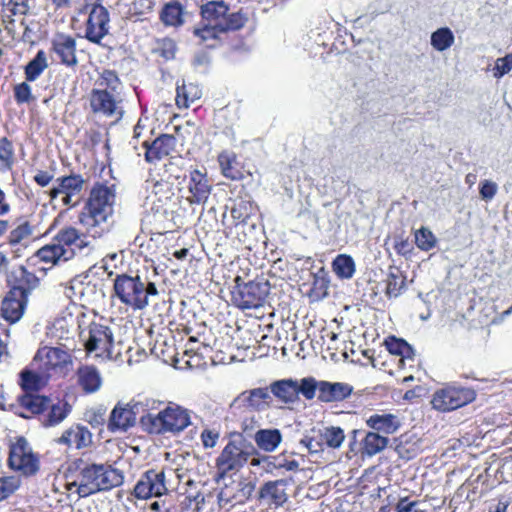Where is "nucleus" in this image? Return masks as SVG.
Segmentation results:
<instances>
[{
  "label": "nucleus",
  "instance_id": "4468645a",
  "mask_svg": "<svg viewBox=\"0 0 512 512\" xmlns=\"http://www.w3.org/2000/svg\"><path fill=\"white\" fill-rule=\"evenodd\" d=\"M37 224L31 216L21 215L10 226L7 244L13 249L14 257H21L30 240L37 238Z\"/></svg>",
  "mask_w": 512,
  "mask_h": 512
},
{
  "label": "nucleus",
  "instance_id": "20e7f679",
  "mask_svg": "<svg viewBox=\"0 0 512 512\" xmlns=\"http://www.w3.org/2000/svg\"><path fill=\"white\" fill-rule=\"evenodd\" d=\"M159 291L152 281H145L136 273L116 274L113 279V297L133 311L144 310L150 303V296H157Z\"/></svg>",
  "mask_w": 512,
  "mask_h": 512
},
{
  "label": "nucleus",
  "instance_id": "49530a36",
  "mask_svg": "<svg viewBox=\"0 0 512 512\" xmlns=\"http://www.w3.org/2000/svg\"><path fill=\"white\" fill-rule=\"evenodd\" d=\"M255 412H243L241 414L235 413L230 409V416L232 421L238 422L240 429L243 433L251 435L253 431L259 426L258 420L254 414Z\"/></svg>",
  "mask_w": 512,
  "mask_h": 512
},
{
  "label": "nucleus",
  "instance_id": "4c0bfd02",
  "mask_svg": "<svg viewBox=\"0 0 512 512\" xmlns=\"http://www.w3.org/2000/svg\"><path fill=\"white\" fill-rule=\"evenodd\" d=\"M385 345L387 347V350L391 354L400 356V366L404 365L405 360H413L414 351L412 347L403 339H398L396 337L391 336L385 340Z\"/></svg>",
  "mask_w": 512,
  "mask_h": 512
},
{
  "label": "nucleus",
  "instance_id": "b1692460",
  "mask_svg": "<svg viewBox=\"0 0 512 512\" xmlns=\"http://www.w3.org/2000/svg\"><path fill=\"white\" fill-rule=\"evenodd\" d=\"M17 402L19 408L23 411L19 412L18 415L22 418L29 419L34 415L42 414L50 404V399L47 396L38 394L23 393L18 396Z\"/></svg>",
  "mask_w": 512,
  "mask_h": 512
},
{
  "label": "nucleus",
  "instance_id": "1a4fd4ad",
  "mask_svg": "<svg viewBox=\"0 0 512 512\" xmlns=\"http://www.w3.org/2000/svg\"><path fill=\"white\" fill-rule=\"evenodd\" d=\"M231 290V304L240 309H256L261 307L269 294V283L264 280L244 282L241 276H236Z\"/></svg>",
  "mask_w": 512,
  "mask_h": 512
},
{
  "label": "nucleus",
  "instance_id": "13d9d810",
  "mask_svg": "<svg viewBox=\"0 0 512 512\" xmlns=\"http://www.w3.org/2000/svg\"><path fill=\"white\" fill-rule=\"evenodd\" d=\"M404 285V280L397 274L390 272L386 280V294L389 297H397Z\"/></svg>",
  "mask_w": 512,
  "mask_h": 512
},
{
  "label": "nucleus",
  "instance_id": "f3484780",
  "mask_svg": "<svg viewBox=\"0 0 512 512\" xmlns=\"http://www.w3.org/2000/svg\"><path fill=\"white\" fill-rule=\"evenodd\" d=\"M306 46L314 57H323L333 52L342 54L348 50L345 42L336 38L334 31L329 28L321 31L320 29L312 30Z\"/></svg>",
  "mask_w": 512,
  "mask_h": 512
},
{
  "label": "nucleus",
  "instance_id": "052dcab7",
  "mask_svg": "<svg viewBox=\"0 0 512 512\" xmlns=\"http://www.w3.org/2000/svg\"><path fill=\"white\" fill-rule=\"evenodd\" d=\"M220 438V432L216 429L205 428L200 434V440L205 449L214 448Z\"/></svg>",
  "mask_w": 512,
  "mask_h": 512
},
{
  "label": "nucleus",
  "instance_id": "e2e57ef3",
  "mask_svg": "<svg viewBox=\"0 0 512 512\" xmlns=\"http://www.w3.org/2000/svg\"><path fill=\"white\" fill-rule=\"evenodd\" d=\"M4 5L12 15H26L29 11L27 0H7Z\"/></svg>",
  "mask_w": 512,
  "mask_h": 512
},
{
  "label": "nucleus",
  "instance_id": "473e14b6",
  "mask_svg": "<svg viewBox=\"0 0 512 512\" xmlns=\"http://www.w3.org/2000/svg\"><path fill=\"white\" fill-rule=\"evenodd\" d=\"M329 276L324 267L312 273V283L307 295L311 301H320L328 295Z\"/></svg>",
  "mask_w": 512,
  "mask_h": 512
},
{
  "label": "nucleus",
  "instance_id": "f8f14e48",
  "mask_svg": "<svg viewBox=\"0 0 512 512\" xmlns=\"http://www.w3.org/2000/svg\"><path fill=\"white\" fill-rule=\"evenodd\" d=\"M476 398L472 388L446 385L434 392L431 400L432 407L441 412H449L461 408Z\"/></svg>",
  "mask_w": 512,
  "mask_h": 512
},
{
  "label": "nucleus",
  "instance_id": "72a5a7b5",
  "mask_svg": "<svg viewBox=\"0 0 512 512\" xmlns=\"http://www.w3.org/2000/svg\"><path fill=\"white\" fill-rule=\"evenodd\" d=\"M53 240L63 248L71 247L72 245L84 248L88 245L83 235L72 226H66L60 229Z\"/></svg>",
  "mask_w": 512,
  "mask_h": 512
},
{
  "label": "nucleus",
  "instance_id": "c756f323",
  "mask_svg": "<svg viewBox=\"0 0 512 512\" xmlns=\"http://www.w3.org/2000/svg\"><path fill=\"white\" fill-rule=\"evenodd\" d=\"M270 394H273L281 403L290 404L298 400L296 380L282 379L271 383Z\"/></svg>",
  "mask_w": 512,
  "mask_h": 512
},
{
  "label": "nucleus",
  "instance_id": "603ef678",
  "mask_svg": "<svg viewBox=\"0 0 512 512\" xmlns=\"http://www.w3.org/2000/svg\"><path fill=\"white\" fill-rule=\"evenodd\" d=\"M415 244L422 251H429L437 244V238L427 227H421L414 233Z\"/></svg>",
  "mask_w": 512,
  "mask_h": 512
},
{
  "label": "nucleus",
  "instance_id": "3c124183",
  "mask_svg": "<svg viewBox=\"0 0 512 512\" xmlns=\"http://www.w3.org/2000/svg\"><path fill=\"white\" fill-rule=\"evenodd\" d=\"M235 226L245 223L252 214V205L249 201H235L230 210Z\"/></svg>",
  "mask_w": 512,
  "mask_h": 512
},
{
  "label": "nucleus",
  "instance_id": "4be33fe9",
  "mask_svg": "<svg viewBox=\"0 0 512 512\" xmlns=\"http://www.w3.org/2000/svg\"><path fill=\"white\" fill-rule=\"evenodd\" d=\"M51 51L61 64L73 67L77 64L76 39L69 34L57 33L51 41Z\"/></svg>",
  "mask_w": 512,
  "mask_h": 512
},
{
  "label": "nucleus",
  "instance_id": "6e6552de",
  "mask_svg": "<svg viewBox=\"0 0 512 512\" xmlns=\"http://www.w3.org/2000/svg\"><path fill=\"white\" fill-rule=\"evenodd\" d=\"M32 365L45 380L65 378L72 372L73 356L61 347L44 346L36 351Z\"/></svg>",
  "mask_w": 512,
  "mask_h": 512
},
{
  "label": "nucleus",
  "instance_id": "f257e3e1",
  "mask_svg": "<svg viewBox=\"0 0 512 512\" xmlns=\"http://www.w3.org/2000/svg\"><path fill=\"white\" fill-rule=\"evenodd\" d=\"M66 488L81 498L110 491L123 483L120 470L107 464H97L82 457L67 463L64 473Z\"/></svg>",
  "mask_w": 512,
  "mask_h": 512
},
{
  "label": "nucleus",
  "instance_id": "ea45409f",
  "mask_svg": "<svg viewBox=\"0 0 512 512\" xmlns=\"http://www.w3.org/2000/svg\"><path fill=\"white\" fill-rule=\"evenodd\" d=\"M154 6V0H132L126 5L125 14L129 19L143 20L152 13Z\"/></svg>",
  "mask_w": 512,
  "mask_h": 512
},
{
  "label": "nucleus",
  "instance_id": "f704fd0d",
  "mask_svg": "<svg viewBox=\"0 0 512 512\" xmlns=\"http://www.w3.org/2000/svg\"><path fill=\"white\" fill-rule=\"evenodd\" d=\"M47 55L44 50H39L35 57L24 66L25 80L34 82L48 68Z\"/></svg>",
  "mask_w": 512,
  "mask_h": 512
},
{
  "label": "nucleus",
  "instance_id": "393cba45",
  "mask_svg": "<svg viewBox=\"0 0 512 512\" xmlns=\"http://www.w3.org/2000/svg\"><path fill=\"white\" fill-rule=\"evenodd\" d=\"M91 442V432L86 426L81 424H75L66 429L58 440V443L76 449L85 448L89 446Z\"/></svg>",
  "mask_w": 512,
  "mask_h": 512
},
{
  "label": "nucleus",
  "instance_id": "7ed1b4c3",
  "mask_svg": "<svg viewBox=\"0 0 512 512\" xmlns=\"http://www.w3.org/2000/svg\"><path fill=\"white\" fill-rule=\"evenodd\" d=\"M37 284L38 278L24 266L13 271L10 288L0 306V316L7 323L15 324L22 318L28 304V297Z\"/></svg>",
  "mask_w": 512,
  "mask_h": 512
},
{
  "label": "nucleus",
  "instance_id": "412c9836",
  "mask_svg": "<svg viewBox=\"0 0 512 512\" xmlns=\"http://www.w3.org/2000/svg\"><path fill=\"white\" fill-rule=\"evenodd\" d=\"M177 139L171 134H160L153 141H144L142 147L145 149L144 158L147 163L155 164L168 157L175 149Z\"/></svg>",
  "mask_w": 512,
  "mask_h": 512
},
{
  "label": "nucleus",
  "instance_id": "c03bdc74",
  "mask_svg": "<svg viewBox=\"0 0 512 512\" xmlns=\"http://www.w3.org/2000/svg\"><path fill=\"white\" fill-rule=\"evenodd\" d=\"M228 32V30H220L216 25L206 23L204 27L195 30V35L206 47H214L219 42L220 35Z\"/></svg>",
  "mask_w": 512,
  "mask_h": 512
},
{
  "label": "nucleus",
  "instance_id": "58836bf2",
  "mask_svg": "<svg viewBox=\"0 0 512 512\" xmlns=\"http://www.w3.org/2000/svg\"><path fill=\"white\" fill-rule=\"evenodd\" d=\"M96 84L98 85V90H106L107 92L120 95L119 90L122 82L115 70L103 69V71L99 73Z\"/></svg>",
  "mask_w": 512,
  "mask_h": 512
},
{
  "label": "nucleus",
  "instance_id": "c85d7f7f",
  "mask_svg": "<svg viewBox=\"0 0 512 512\" xmlns=\"http://www.w3.org/2000/svg\"><path fill=\"white\" fill-rule=\"evenodd\" d=\"M135 421L136 417L132 409L115 406L109 417L108 429L111 432L126 431L135 424Z\"/></svg>",
  "mask_w": 512,
  "mask_h": 512
},
{
  "label": "nucleus",
  "instance_id": "5fc2aeb1",
  "mask_svg": "<svg viewBox=\"0 0 512 512\" xmlns=\"http://www.w3.org/2000/svg\"><path fill=\"white\" fill-rule=\"evenodd\" d=\"M297 395L301 393L305 399L312 400L316 395V390L319 391V381L313 377H306L301 379L300 384L296 381Z\"/></svg>",
  "mask_w": 512,
  "mask_h": 512
},
{
  "label": "nucleus",
  "instance_id": "4d7b16f0",
  "mask_svg": "<svg viewBox=\"0 0 512 512\" xmlns=\"http://www.w3.org/2000/svg\"><path fill=\"white\" fill-rule=\"evenodd\" d=\"M29 81H24L16 84L13 88L14 99L17 104L30 103L34 100L32 95L31 86L28 84Z\"/></svg>",
  "mask_w": 512,
  "mask_h": 512
},
{
  "label": "nucleus",
  "instance_id": "338daca9",
  "mask_svg": "<svg viewBox=\"0 0 512 512\" xmlns=\"http://www.w3.org/2000/svg\"><path fill=\"white\" fill-rule=\"evenodd\" d=\"M159 51L160 55L165 59H172L175 56L176 45L171 39H163Z\"/></svg>",
  "mask_w": 512,
  "mask_h": 512
},
{
  "label": "nucleus",
  "instance_id": "864d4df0",
  "mask_svg": "<svg viewBox=\"0 0 512 512\" xmlns=\"http://www.w3.org/2000/svg\"><path fill=\"white\" fill-rule=\"evenodd\" d=\"M344 438V432L339 427H328L321 433V441L331 448H338Z\"/></svg>",
  "mask_w": 512,
  "mask_h": 512
},
{
  "label": "nucleus",
  "instance_id": "c9c22d12",
  "mask_svg": "<svg viewBox=\"0 0 512 512\" xmlns=\"http://www.w3.org/2000/svg\"><path fill=\"white\" fill-rule=\"evenodd\" d=\"M254 439L260 449L272 452L280 444L282 436L277 429H261L255 433Z\"/></svg>",
  "mask_w": 512,
  "mask_h": 512
},
{
  "label": "nucleus",
  "instance_id": "a19ab883",
  "mask_svg": "<svg viewBox=\"0 0 512 512\" xmlns=\"http://www.w3.org/2000/svg\"><path fill=\"white\" fill-rule=\"evenodd\" d=\"M43 380L45 377L39 371L34 372L25 368L20 373L19 384L24 393H31L41 389Z\"/></svg>",
  "mask_w": 512,
  "mask_h": 512
},
{
  "label": "nucleus",
  "instance_id": "dca6fc26",
  "mask_svg": "<svg viewBox=\"0 0 512 512\" xmlns=\"http://www.w3.org/2000/svg\"><path fill=\"white\" fill-rule=\"evenodd\" d=\"M168 493L164 470L149 469L136 482L131 495L139 500L161 497Z\"/></svg>",
  "mask_w": 512,
  "mask_h": 512
},
{
  "label": "nucleus",
  "instance_id": "69168bd1",
  "mask_svg": "<svg viewBox=\"0 0 512 512\" xmlns=\"http://www.w3.org/2000/svg\"><path fill=\"white\" fill-rule=\"evenodd\" d=\"M82 282L72 280L70 281L69 285L65 286L64 293L67 298H69L71 301H75L77 299H80L82 296Z\"/></svg>",
  "mask_w": 512,
  "mask_h": 512
},
{
  "label": "nucleus",
  "instance_id": "37998d69",
  "mask_svg": "<svg viewBox=\"0 0 512 512\" xmlns=\"http://www.w3.org/2000/svg\"><path fill=\"white\" fill-rule=\"evenodd\" d=\"M56 183L60 185L63 193L79 194L84 188L85 179L81 174L71 173L58 177Z\"/></svg>",
  "mask_w": 512,
  "mask_h": 512
},
{
  "label": "nucleus",
  "instance_id": "39448f33",
  "mask_svg": "<svg viewBox=\"0 0 512 512\" xmlns=\"http://www.w3.org/2000/svg\"><path fill=\"white\" fill-rule=\"evenodd\" d=\"M142 427L152 434H179L191 424L190 411L170 402L157 414L147 413L140 418Z\"/></svg>",
  "mask_w": 512,
  "mask_h": 512
},
{
  "label": "nucleus",
  "instance_id": "a211bd4d",
  "mask_svg": "<svg viewBox=\"0 0 512 512\" xmlns=\"http://www.w3.org/2000/svg\"><path fill=\"white\" fill-rule=\"evenodd\" d=\"M120 95L107 92L106 90L92 89L89 95V105L93 114L102 115L108 118H121L123 110Z\"/></svg>",
  "mask_w": 512,
  "mask_h": 512
},
{
  "label": "nucleus",
  "instance_id": "cd10ccee",
  "mask_svg": "<svg viewBox=\"0 0 512 512\" xmlns=\"http://www.w3.org/2000/svg\"><path fill=\"white\" fill-rule=\"evenodd\" d=\"M77 383L84 393L96 392L102 383L100 374L94 366L83 365L77 369Z\"/></svg>",
  "mask_w": 512,
  "mask_h": 512
},
{
  "label": "nucleus",
  "instance_id": "de8ad7c7",
  "mask_svg": "<svg viewBox=\"0 0 512 512\" xmlns=\"http://www.w3.org/2000/svg\"><path fill=\"white\" fill-rule=\"evenodd\" d=\"M388 444V438L380 436L377 433L370 432L366 435L363 442V452L369 456L382 451Z\"/></svg>",
  "mask_w": 512,
  "mask_h": 512
},
{
  "label": "nucleus",
  "instance_id": "a18cd8bd",
  "mask_svg": "<svg viewBox=\"0 0 512 512\" xmlns=\"http://www.w3.org/2000/svg\"><path fill=\"white\" fill-rule=\"evenodd\" d=\"M70 410L71 408L67 402L53 404L44 419V425L50 427L61 423L68 416Z\"/></svg>",
  "mask_w": 512,
  "mask_h": 512
},
{
  "label": "nucleus",
  "instance_id": "0eeeda50",
  "mask_svg": "<svg viewBox=\"0 0 512 512\" xmlns=\"http://www.w3.org/2000/svg\"><path fill=\"white\" fill-rule=\"evenodd\" d=\"M202 19L220 30L231 32L239 31L246 27L251 19L247 9L240 8L238 11L229 12V6L223 0L207 1L200 7Z\"/></svg>",
  "mask_w": 512,
  "mask_h": 512
},
{
  "label": "nucleus",
  "instance_id": "bf43d9fd",
  "mask_svg": "<svg viewBox=\"0 0 512 512\" xmlns=\"http://www.w3.org/2000/svg\"><path fill=\"white\" fill-rule=\"evenodd\" d=\"M498 191V185L491 180H483L479 185V194L485 202L491 201Z\"/></svg>",
  "mask_w": 512,
  "mask_h": 512
},
{
  "label": "nucleus",
  "instance_id": "6ab92c4d",
  "mask_svg": "<svg viewBox=\"0 0 512 512\" xmlns=\"http://www.w3.org/2000/svg\"><path fill=\"white\" fill-rule=\"evenodd\" d=\"M187 189L189 196L186 200L189 204H205L212 192V185L205 171L193 169L187 176Z\"/></svg>",
  "mask_w": 512,
  "mask_h": 512
},
{
  "label": "nucleus",
  "instance_id": "79ce46f5",
  "mask_svg": "<svg viewBox=\"0 0 512 512\" xmlns=\"http://www.w3.org/2000/svg\"><path fill=\"white\" fill-rule=\"evenodd\" d=\"M455 41L452 30L448 27H441L431 34V46L439 52L449 49Z\"/></svg>",
  "mask_w": 512,
  "mask_h": 512
},
{
  "label": "nucleus",
  "instance_id": "9d476101",
  "mask_svg": "<svg viewBox=\"0 0 512 512\" xmlns=\"http://www.w3.org/2000/svg\"><path fill=\"white\" fill-rule=\"evenodd\" d=\"M7 466L23 477H33L40 470V457L24 436H18L9 444Z\"/></svg>",
  "mask_w": 512,
  "mask_h": 512
},
{
  "label": "nucleus",
  "instance_id": "e433bc0d",
  "mask_svg": "<svg viewBox=\"0 0 512 512\" xmlns=\"http://www.w3.org/2000/svg\"><path fill=\"white\" fill-rule=\"evenodd\" d=\"M367 424L371 428L383 431L387 434L394 433L400 427L398 418L392 414L372 415L367 420Z\"/></svg>",
  "mask_w": 512,
  "mask_h": 512
},
{
  "label": "nucleus",
  "instance_id": "0e129e2a",
  "mask_svg": "<svg viewBox=\"0 0 512 512\" xmlns=\"http://www.w3.org/2000/svg\"><path fill=\"white\" fill-rule=\"evenodd\" d=\"M420 501H410L408 497L401 498L396 505V512H424Z\"/></svg>",
  "mask_w": 512,
  "mask_h": 512
},
{
  "label": "nucleus",
  "instance_id": "423d86ee",
  "mask_svg": "<svg viewBox=\"0 0 512 512\" xmlns=\"http://www.w3.org/2000/svg\"><path fill=\"white\" fill-rule=\"evenodd\" d=\"M254 454L256 449L242 437L230 439L215 459V480L236 475Z\"/></svg>",
  "mask_w": 512,
  "mask_h": 512
},
{
  "label": "nucleus",
  "instance_id": "2f4dec72",
  "mask_svg": "<svg viewBox=\"0 0 512 512\" xmlns=\"http://www.w3.org/2000/svg\"><path fill=\"white\" fill-rule=\"evenodd\" d=\"M185 9L177 0L166 3L160 11L159 18L165 26L179 27L184 24Z\"/></svg>",
  "mask_w": 512,
  "mask_h": 512
},
{
  "label": "nucleus",
  "instance_id": "680f3d73",
  "mask_svg": "<svg viewBox=\"0 0 512 512\" xmlns=\"http://www.w3.org/2000/svg\"><path fill=\"white\" fill-rule=\"evenodd\" d=\"M512 70V53L498 58L494 67V77L501 78Z\"/></svg>",
  "mask_w": 512,
  "mask_h": 512
},
{
  "label": "nucleus",
  "instance_id": "9b49d317",
  "mask_svg": "<svg viewBox=\"0 0 512 512\" xmlns=\"http://www.w3.org/2000/svg\"><path fill=\"white\" fill-rule=\"evenodd\" d=\"M100 2L101 0H85L84 4V9H89L84 37L94 44H100L110 29L109 11Z\"/></svg>",
  "mask_w": 512,
  "mask_h": 512
},
{
  "label": "nucleus",
  "instance_id": "aec40b11",
  "mask_svg": "<svg viewBox=\"0 0 512 512\" xmlns=\"http://www.w3.org/2000/svg\"><path fill=\"white\" fill-rule=\"evenodd\" d=\"M217 163L221 175L231 181H242L253 175L252 171L246 168V165L238 159L234 151L225 149L218 153Z\"/></svg>",
  "mask_w": 512,
  "mask_h": 512
},
{
  "label": "nucleus",
  "instance_id": "774afa93",
  "mask_svg": "<svg viewBox=\"0 0 512 512\" xmlns=\"http://www.w3.org/2000/svg\"><path fill=\"white\" fill-rule=\"evenodd\" d=\"M54 176L47 170H38L33 177L34 182L39 187H47L53 180Z\"/></svg>",
  "mask_w": 512,
  "mask_h": 512
},
{
  "label": "nucleus",
  "instance_id": "ddd939ff",
  "mask_svg": "<svg viewBox=\"0 0 512 512\" xmlns=\"http://www.w3.org/2000/svg\"><path fill=\"white\" fill-rule=\"evenodd\" d=\"M84 347L87 354L94 353L95 357L103 360L112 359L114 336L110 327L96 322L90 323Z\"/></svg>",
  "mask_w": 512,
  "mask_h": 512
},
{
  "label": "nucleus",
  "instance_id": "a878e982",
  "mask_svg": "<svg viewBox=\"0 0 512 512\" xmlns=\"http://www.w3.org/2000/svg\"><path fill=\"white\" fill-rule=\"evenodd\" d=\"M352 388L340 382L319 381L318 400L321 402H338L348 397Z\"/></svg>",
  "mask_w": 512,
  "mask_h": 512
},
{
  "label": "nucleus",
  "instance_id": "7c9ffc66",
  "mask_svg": "<svg viewBox=\"0 0 512 512\" xmlns=\"http://www.w3.org/2000/svg\"><path fill=\"white\" fill-rule=\"evenodd\" d=\"M202 97V89L194 83H183L177 85L175 104L178 109H188L192 103Z\"/></svg>",
  "mask_w": 512,
  "mask_h": 512
},
{
  "label": "nucleus",
  "instance_id": "5701e85b",
  "mask_svg": "<svg viewBox=\"0 0 512 512\" xmlns=\"http://www.w3.org/2000/svg\"><path fill=\"white\" fill-rule=\"evenodd\" d=\"M286 486L287 481L283 479L265 482L258 492L259 501L274 508L283 506L288 500Z\"/></svg>",
  "mask_w": 512,
  "mask_h": 512
},
{
  "label": "nucleus",
  "instance_id": "8fccbe9b",
  "mask_svg": "<svg viewBox=\"0 0 512 512\" xmlns=\"http://www.w3.org/2000/svg\"><path fill=\"white\" fill-rule=\"evenodd\" d=\"M332 270L340 279L352 277V256L339 254L332 262Z\"/></svg>",
  "mask_w": 512,
  "mask_h": 512
},
{
  "label": "nucleus",
  "instance_id": "2eb2a0df",
  "mask_svg": "<svg viewBox=\"0 0 512 512\" xmlns=\"http://www.w3.org/2000/svg\"><path fill=\"white\" fill-rule=\"evenodd\" d=\"M272 396L268 387L254 388L240 393L230 404L235 413L260 412L271 407Z\"/></svg>",
  "mask_w": 512,
  "mask_h": 512
},
{
  "label": "nucleus",
  "instance_id": "09e8293b",
  "mask_svg": "<svg viewBox=\"0 0 512 512\" xmlns=\"http://www.w3.org/2000/svg\"><path fill=\"white\" fill-rule=\"evenodd\" d=\"M15 162L13 142L6 136L0 138V164L6 170H11Z\"/></svg>",
  "mask_w": 512,
  "mask_h": 512
},
{
  "label": "nucleus",
  "instance_id": "bb28decb",
  "mask_svg": "<svg viewBox=\"0 0 512 512\" xmlns=\"http://www.w3.org/2000/svg\"><path fill=\"white\" fill-rule=\"evenodd\" d=\"M71 256L72 252L68 248H63L57 243L47 244L38 249L34 254V257L40 262L49 265H55L60 260L67 261Z\"/></svg>",
  "mask_w": 512,
  "mask_h": 512
},
{
  "label": "nucleus",
  "instance_id": "6e6d98bb",
  "mask_svg": "<svg viewBox=\"0 0 512 512\" xmlns=\"http://www.w3.org/2000/svg\"><path fill=\"white\" fill-rule=\"evenodd\" d=\"M20 487V480L15 476L0 477V501L10 497Z\"/></svg>",
  "mask_w": 512,
  "mask_h": 512
},
{
  "label": "nucleus",
  "instance_id": "f03ea898",
  "mask_svg": "<svg viewBox=\"0 0 512 512\" xmlns=\"http://www.w3.org/2000/svg\"><path fill=\"white\" fill-rule=\"evenodd\" d=\"M115 197L114 186L103 182H96L92 186L79 213V223L93 238H99L108 231L107 221L113 214Z\"/></svg>",
  "mask_w": 512,
  "mask_h": 512
}]
</instances>
